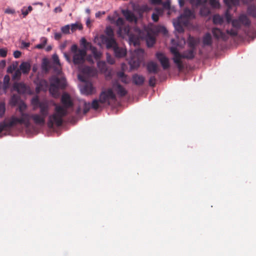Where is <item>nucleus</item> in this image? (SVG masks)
Returning a JSON list of instances; mask_svg holds the SVG:
<instances>
[{
	"label": "nucleus",
	"mask_w": 256,
	"mask_h": 256,
	"mask_svg": "<svg viewBox=\"0 0 256 256\" xmlns=\"http://www.w3.org/2000/svg\"><path fill=\"white\" fill-rule=\"evenodd\" d=\"M144 53V51L142 49L134 50L129 61L131 69H136L140 66L143 60Z\"/></svg>",
	"instance_id": "6"
},
{
	"label": "nucleus",
	"mask_w": 256,
	"mask_h": 256,
	"mask_svg": "<svg viewBox=\"0 0 256 256\" xmlns=\"http://www.w3.org/2000/svg\"><path fill=\"white\" fill-rule=\"evenodd\" d=\"M50 66V62L46 58H44L42 64V68L45 72L49 71Z\"/></svg>",
	"instance_id": "30"
},
{
	"label": "nucleus",
	"mask_w": 256,
	"mask_h": 256,
	"mask_svg": "<svg viewBox=\"0 0 256 256\" xmlns=\"http://www.w3.org/2000/svg\"><path fill=\"white\" fill-rule=\"evenodd\" d=\"M116 76L122 82L125 84H128V76L126 75L124 72L119 71L117 72Z\"/></svg>",
	"instance_id": "28"
},
{
	"label": "nucleus",
	"mask_w": 256,
	"mask_h": 256,
	"mask_svg": "<svg viewBox=\"0 0 256 256\" xmlns=\"http://www.w3.org/2000/svg\"><path fill=\"white\" fill-rule=\"evenodd\" d=\"M226 34L230 36H234L238 35V29H230L226 30Z\"/></svg>",
	"instance_id": "45"
},
{
	"label": "nucleus",
	"mask_w": 256,
	"mask_h": 256,
	"mask_svg": "<svg viewBox=\"0 0 256 256\" xmlns=\"http://www.w3.org/2000/svg\"><path fill=\"white\" fill-rule=\"evenodd\" d=\"M13 88L20 94H24L26 92L27 86L22 82H16L14 84Z\"/></svg>",
	"instance_id": "17"
},
{
	"label": "nucleus",
	"mask_w": 256,
	"mask_h": 256,
	"mask_svg": "<svg viewBox=\"0 0 256 256\" xmlns=\"http://www.w3.org/2000/svg\"><path fill=\"white\" fill-rule=\"evenodd\" d=\"M122 14L128 21L130 22H137V18L132 11L128 10H122Z\"/></svg>",
	"instance_id": "18"
},
{
	"label": "nucleus",
	"mask_w": 256,
	"mask_h": 256,
	"mask_svg": "<svg viewBox=\"0 0 256 256\" xmlns=\"http://www.w3.org/2000/svg\"><path fill=\"white\" fill-rule=\"evenodd\" d=\"M105 41L106 42V48L113 50L116 58H122L126 55V50L124 48L118 46L116 40L108 39Z\"/></svg>",
	"instance_id": "5"
},
{
	"label": "nucleus",
	"mask_w": 256,
	"mask_h": 256,
	"mask_svg": "<svg viewBox=\"0 0 256 256\" xmlns=\"http://www.w3.org/2000/svg\"><path fill=\"white\" fill-rule=\"evenodd\" d=\"M26 108V106L25 104L22 103L20 104L18 106V110L20 112V114H22V112H24Z\"/></svg>",
	"instance_id": "52"
},
{
	"label": "nucleus",
	"mask_w": 256,
	"mask_h": 256,
	"mask_svg": "<svg viewBox=\"0 0 256 256\" xmlns=\"http://www.w3.org/2000/svg\"><path fill=\"white\" fill-rule=\"evenodd\" d=\"M54 11L55 12H62V9L60 7L58 6L54 8Z\"/></svg>",
	"instance_id": "64"
},
{
	"label": "nucleus",
	"mask_w": 256,
	"mask_h": 256,
	"mask_svg": "<svg viewBox=\"0 0 256 256\" xmlns=\"http://www.w3.org/2000/svg\"><path fill=\"white\" fill-rule=\"evenodd\" d=\"M156 78L154 76H152L150 77L148 81L149 85L151 86H154L156 84Z\"/></svg>",
	"instance_id": "47"
},
{
	"label": "nucleus",
	"mask_w": 256,
	"mask_h": 256,
	"mask_svg": "<svg viewBox=\"0 0 256 256\" xmlns=\"http://www.w3.org/2000/svg\"><path fill=\"white\" fill-rule=\"evenodd\" d=\"M188 46L190 48L196 50V40L193 37L190 36L188 39Z\"/></svg>",
	"instance_id": "35"
},
{
	"label": "nucleus",
	"mask_w": 256,
	"mask_h": 256,
	"mask_svg": "<svg viewBox=\"0 0 256 256\" xmlns=\"http://www.w3.org/2000/svg\"><path fill=\"white\" fill-rule=\"evenodd\" d=\"M146 70L149 74H157L160 70L158 64L153 61H150L147 63Z\"/></svg>",
	"instance_id": "16"
},
{
	"label": "nucleus",
	"mask_w": 256,
	"mask_h": 256,
	"mask_svg": "<svg viewBox=\"0 0 256 256\" xmlns=\"http://www.w3.org/2000/svg\"><path fill=\"white\" fill-rule=\"evenodd\" d=\"M210 14V8L203 4L200 10V14L203 17H206Z\"/></svg>",
	"instance_id": "26"
},
{
	"label": "nucleus",
	"mask_w": 256,
	"mask_h": 256,
	"mask_svg": "<svg viewBox=\"0 0 256 256\" xmlns=\"http://www.w3.org/2000/svg\"><path fill=\"white\" fill-rule=\"evenodd\" d=\"M10 78L8 75L4 76V88L7 89L9 86Z\"/></svg>",
	"instance_id": "41"
},
{
	"label": "nucleus",
	"mask_w": 256,
	"mask_h": 256,
	"mask_svg": "<svg viewBox=\"0 0 256 256\" xmlns=\"http://www.w3.org/2000/svg\"><path fill=\"white\" fill-rule=\"evenodd\" d=\"M22 75V72L19 69L15 70L14 74L12 75V78L13 80H18L20 79Z\"/></svg>",
	"instance_id": "39"
},
{
	"label": "nucleus",
	"mask_w": 256,
	"mask_h": 256,
	"mask_svg": "<svg viewBox=\"0 0 256 256\" xmlns=\"http://www.w3.org/2000/svg\"><path fill=\"white\" fill-rule=\"evenodd\" d=\"M225 4L230 8L232 6H236L239 4V0H224Z\"/></svg>",
	"instance_id": "32"
},
{
	"label": "nucleus",
	"mask_w": 256,
	"mask_h": 256,
	"mask_svg": "<svg viewBox=\"0 0 256 256\" xmlns=\"http://www.w3.org/2000/svg\"><path fill=\"white\" fill-rule=\"evenodd\" d=\"M152 3L154 4H162V0H151Z\"/></svg>",
	"instance_id": "61"
},
{
	"label": "nucleus",
	"mask_w": 256,
	"mask_h": 256,
	"mask_svg": "<svg viewBox=\"0 0 256 256\" xmlns=\"http://www.w3.org/2000/svg\"><path fill=\"white\" fill-rule=\"evenodd\" d=\"M212 21L214 24H222L224 20L223 18L219 14H215L213 16Z\"/></svg>",
	"instance_id": "34"
},
{
	"label": "nucleus",
	"mask_w": 256,
	"mask_h": 256,
	"mask_svg": "<svg viewBox=\"0 0 256 256\" xmlns=\"http://www.w3.org/2000/svg\"><path fill=\"white\" fill-rule=\"evenodd\" d=\"M248 14L254 18H256V6L254 4L250 5L247 9Z\"/></svg>",
	"instance_id": "29"
},
{
	"label": "nucleus",
	"mask_w": 256,
	"mask_h": 256,
	"mask_svg": "<svg viewBox=\"0 0 256 256\" xmlns=\"http://www.w3.org/2000/svg\"><path fill=\"white\" fill-rule=\"evenodd\" d=\"M80 44L84 48L78 49L76 44H73L70 48L72 52L74 53L72 62L76 65L84 62L86 51L88 50L92 51L93 57L96 59V48L93 46L90 42H88L84 38L81 39Z\"/></svg>",
	"instance_id": "4"
},
{
	"label": "nucleus",
	"mask_w": 256,
	"mask_h": 256,
	"mask_svg": "<svg viewBox=\"0 0 256 256\" xmlns=\"http://www.w3.org/2000/svg\"><path fill=\"white\" fill-rule=\"evenodd\" d=\"M94 88L90 82H86L81 88L80 90L84 94L88 95L92 94Z\"/></svg>",
	"instance_id": "19"
},
{
	"label": "nucleus",
	"mask_w": 256,
	"mask_h": 256,
	"mask_svg": "<svg viewBox=\"0 0 256 256\" xmlns=\"http://www.w3.org/2000/svg\"><path fill=\"white\" fill-rule=\"evenodd\" d=\"M116 96L112 89L109 88L107 90L103 92L100 95L99 101L102 103H108L110 104V100H115Z\"/></svg>",
	"instance_id": "8"
},
{
	"label": "nucleus",
	"mask_w": 256,
	"mask_h": 256,
	"mask_svg": "<svg viewBox=\"0 0 256 256\" xmlns=\"http://www.w3.org/2000/svg\"><path fill=\"white\" fill-rule=\"evenodd\" d=\"M7 54V51L6 50L3 49V48H0V56L4 58L6 56Z\"/></svg>",
	"instance_id": "54"
},
{
	"label": "nucleus",
	"mask_w": 256,
	"mask_h": 256,
	"mask_svg": "<svg viewBox=\"0 0 256 256\" xmlns=\"http://www.w3.org/2000/svg\"><path fill=\"white\" fill-rule=\"evenodd\" d=\"M124 21L122 18H118L116 22V25L118 26V34L120 36L127 35L129 38L130 44L134 46L140 44V40L144 38V34L142 31L136 28L132 30L129 26H124Z\"/></svg>",
	"instance_id": "3"
},
{
	"label": "nucleus",
	"mask_w": 256,
	"mask_h": 256,
	"mask_svg": "<svg viewBox=\"0 0 256 256\" xmlns=\"http://www.w3.org/2000/svg\"><path fill=\"white\" fill-rule=\"evenodd\" d=\"M146 43L148 46V47L152 46L155 43V38L154 36H150L149 34L148 35V36L146 38Z\"/></svg>",
	"instance_id": "36"
},
{
	"label": "nucleus",
	"mask_w": 256,
	"mask_h": 256,
	"mask_svg": "<svg viewBox=\"0 0 256 256\" xmlns=\"http://www.w3.org/2000/svg\"><path fill=\"white\" fill-rule=\"evenodd\" d=\"M41 41H42V42L40 44H38L36 46V48H38V49H42L44 48V46H45V45L46 44L47 40L45 38H42L41 39Z\"/></svg>",
	"instance_id": "42"
},
{
	"label": "nucleus",
	"mask_w": 256,
	"mask_h": 256,
	"mask_svg": "<svg viewBox=\"0 0 256 256\" xmlns=\"http://www.w3.org/2000/svg\"><path fill=\"white\" fill-rule=\"evenodd\" d=\"M196 54V50L190 48L188 50L184 51L182 54V58H186L188 60H192L194 58Z\"/></svg>",
	"instance_id": "22"
},
{
	"label": "nucleus",
	"mask_w": 256,
	"mask_h": 256,
	"mask_svg": "<svg viewBox=\"0 0 256 256\" xmlns=\"http://www.w3.org/2000/svg\"><path fill=\"white\" fill-rule=\"evenodd\" d=\"M152 19L154 22H156L158 20L159 15L158 14L154 13L152 14Z\"/></svg>",
	"instance_id": "55"
},
{
	"label": "nucleus",
	"mask_w": 256,
	"mask_h": 256,
	"mask_svg": "<svg viewBox=\"0 0 256 256\" xmlns=\"http://www.w3.org/2000/svg\"><path fill=\"white\" fill-rule=\"evenodd\" d=\"M16 66L14 64L10 65L7 69V72L9 74H12L14 72V71L16 70Z\"/></svg>",
	"instance_id": "49"
},
{
	"label": "nucleus",
	"mask_w": 256,
	"mask_h": 256,
	"mask_svg": "<svg viewBox=\"0 0 256 256\" xmlns=\"http://www.w3.org/2000/svg\"><path fill=\"white\" fill-rule=\"evenodd\" d=\"M54 37L55 40H60L62 38V34L60 32H55L54 34Z\"/></svg>",
	"instance_id": "56"
},
{
	"label": "nucleus",
	"mask_w": 256,
	"mask_h": 256,
	"mask_svg": "<svg viewBox=\"0 0 256 256\" xmlns=\"http://www.w3.org/2000/svg\"><path fill=\"white\" fill-rule=\"evenodd\" d=\"M19 100V98L16 94H14L12 96L10 99V102L14 105L15 106L18 102Z\"/></svg>",
	"instance_id": "46"
},
{
	"label": "nucleus",
	"mask_w": 256,
	"mask_h": 256,
	"mask_svg": "<svg viewBox=\"0 0 256 256\" xmlns=\"http://www.w3.org/2000/svg\"><path fill=\"white\" fill-rule=\"evenodd\" d=\"M31 104L33 110L40 108V114H30L28 113L22 112L20 118L12 116L8 122L4 121L0 123V133L4 130L9 128L18 124H24L28 126L30 120L32 119L34 123L38 125H44L46 122V118L49 113V104L46 100H40L38 96L33 97L31 100Z\"/></svg>",
	"instance_id": "1"
},
{
	"label": "nucleus",
	"mask_w": 256,
	"mask_h": 256,
	"mask_svg": "<svg viewBox=\"0 0 256 256\" xmlns=\"http://www.w3.org/2000/svg\"><path fill=\"white\" fill-rule=\"evenodd\" d=\"M22 54V53L19 50H16L14 52V56L15 58H19Z\"/></svg>",
	"instance_id": "57"
},
{
	"label": "nucleus",
	"mask_w": 256,
	"mask_h": 256,
	"mask_svg": "<svg viewBox=\"0 0 256 256\" xmlns=\"http://www.w3.org/2000/svg\"><path fill=\"white\" fill-rule=\"evenodd\" d=\"M170 52L174 54V57L173 58L174 62L176 64L179 70H182L184 68V65L181 60L182 54H180L177 48L174 47L170 48Z\"/></svg>",
	"instance_id": "9"
},
{
	"label": "nucleus",
	"mask_w": 256,
	"mask_h": 256,
	"mask_svg": "<svg viewBox=\"0 0 256 256\" xmlns=\"http://www.w3.org/2000/svg\"><path fill=\"white\" fill-rule=\"evenodd\" d=\"M183 22L184 20L178 18L176 21L174 22V25L175 29L179 33H182L184 32L183 26L184 25L183 24Z\"/></svg>",
	"instance_id": "23"
},
{
	"label": "nucleus",
	"mask_w": 256,
	"mask_h": 256,
	"mask_svg": "<svg viewBox=\"0 0 256 256\" xmlns=\"http://www.w3.org/2000/svg\"><path fill=\"white\" fill-rule=\"evenodd\" d=\"M106 36H102V44H104L106 46V42L105 40H116L115 38H114V31L112 28L110 26H108L106 28Z\"/></svg>",
	"instance_id": "14"
},
{
	"label": "nucleus",
	"mask_w": 256,
	"mask_h": 256,
	"mask_svg": "<svg viewBox=\"0 0 256 256\" xmlns=\"http://www.w3.org/2000/svg\"><path fill=\"white\" fill-rule=\"evenodd\" d=\"M66 44H67L66 42H65L64 43H62V44H61L60 46V50H64L66 48Z\"/></svg>",
	"instance_id": "63"
},
{
	"label": "nucleus",
	"mask_w": 256,
	"mask_h": 256,
	"mask_svg": "<svg viewBox=\"0 0 256 256\" xmlns=\"http://www.w3.org/2000/svg\"><path fill=\"white\" fill-rule=\"evenodd\" d=\"M112 89L120 96H124L127 94L126 90L117 82L114 83Z\"/></svg>",
	"instance_id": "15"
},
{
	"label": "nucleus",
	"mask_w": 256,
	"mask_h": 256,
	"mask_svg": "<svg viewBox=\"0 0 256 256\" xmlns=\"http://www.w3.org/2000/svg\"><path fill=\"white\" fill-rule=\"evenodd\" d=\"M212 33L214 36L216 38H221L223 40H226L228 38L226 34L222 32V30L218 28H213L212 29Z\"/></svg>",
	"instance_id": "21"
},
{
	"label": "nucleus",
	"mask_w": 256,
	"mask_h": 256,
	"mask_svg": "<svg viewBox=\"0 0 256 256\" xmlns=\"http://www.w3.org/2000/svg\"><path fill=\"white\" fill-rule=\"evenodd\" d=\"M212 40L210 34L208 32L202 38V44L204 46H211Z\"/></svg>",
	"instance_id": "24"
},
{
	"label": "nucleus",
	"mask_w": 256,
	"mask_h": 256,
	"mask_svg": "<svg viewBox=\"0 0 256 256\" xmlns=\"http://www.w3.org/2000/svg\"><path fill=\"white\" fill-rule=\"evenodd\" d=\"M52 60L54 62L58 65H60V62L59 60L58 56L57 54H54L52 56Z\"/></svg>",
	"instance_id": "51"
},
{
	"label": "nucleus",
	"mask_w": 256,
	"mask_h": 256,
	"mask_svg": "<svg viewBox=\"0 0 256 256\" xmlns=\"http://www.w3.org/2000/svg\"><path fill=\"white\" fill-rule=\"evenodd\" d=\"M6 110L5 104L4 103H0V118L3 116Z\"/></svg>",
	"instance_id": "48"
},
{
	"label": "nucleus",
	"mask_w": 256,
	"mask_h": 256,
	"mask_svg": "<svg viewBox=\"0 0 256 256\" xmlns=\"http://www.w3.org/2000/svg\"><path fill=\"white\" fill-rule=\"evenodd\" d=\"M59 88L57 86H52L51 84H50L49 90L50 92L54 96H56L58 92V90Z\"/></svg>",
	"instance_id": "40"
},
{
	"label": "nucleus",
	"mask_w": 256,
	"mask_h": 256,
	"mask_svg": "<svg viewBox=\"0 0 256 256\" xmlns=\"http://www.w3.org/2000/svg\"><path fill=\"white\" fill-rule=\"evenodd\" d=\"M50 84L52 86H57L59 88L64 89L66 86V82L64 78H60L56 76H52L50 79Z\"/></svg>",
	"instance_id": "12"
},
{
	"label": "nucleus",
	"mask_w": 256,
	"mask_h": 256,
	"mask_svg": "<svg viewBox=\"0 0 256 256\" xmlns=\"http://www.w3.org/2000/svg\"><path fill=\"white\" fill-rule=\"evenodd\" d=\"M19 70L24 74H28L30 70V65L28 62H23L20 64Z\"/></svg>",
	"instance_id": "25"
},
{
	"label": "nucleus",
	"mask_w": 256,
	"mask_h": 256,
	"mask_svg": "<svg viewBox=\"0 0 256 256\" xmlns=\"http://www.w3.org/2000/svg\"><path fill=\"white\" fill-rule=\"evenodd\" d=\"M232 24L233 27L238 30L240 28L241 26V23L240 20L239 18H238V19L233 20L232 22Z\"/></svg>",
	"instance_id": "37"
},
{
	"label": "nucleus",
	"mask_w": 256,
	"mask_h": 256,
	"mask_svg": "<svg viewBox=\"0 0 256 256\" xmlns=\"http://www.w3.org/2000/svg\"><path fill=\"white\" fill-rule=\"evenodd\" d=\"M162 4L163 8L164 9L169 10L170 8V1L169 0H167L166 2H162V4Z\"/></svg>",
	"instance_id": "50"
},
{
	"label": "nucleus",
	"mask_w": 256,
	"mask_h": 256,
	"mask_svg": "<svg viewBox=\"0 0 256 256\" xmlns=\"http://www.w3.org/2000/svg\"><path fill=\"white\" fill-rule=\"evenodd\" d=\"M155 10L156 12V14H158V15L162 14L163 12V10L160 8H156Z\"/></svg>",
	"instance_id": "60"
},
{
	"label": "nucleus",
	"mask_w": 256,
	"mask_h": 256,
	"mask_svg": "<svg viewBox=\"0 0 256 256\" xmlns=\"http://www.w3.org/2000/svg\"><path fill=\"white\" fill-rule=\"evenodd\" d=\"M4 12L8 14H14L15 13V10L14 9L6 8L4 10Z\"/></svg>",
	"instance_id": "58"
},
{
	"label": "nucleus",
	"mask_w": 256,
	"mask_h": 256,
	"mask_svg": "<svg viewBox=\"0 0 256 256\" xmlns=\"http://www.w3.org/2000/svg\"><path fill=\"white\" fill-rule=\"evenodd\" d=\"M98 69L102 73L104 74L107 80H110L112 77V70L107 66L104 62L97 61V69Z\"/></svg>",
	"instance_id": "10"
},
{
	"label": "nucleus",
	"mask_w": 256,
	"mask_h": 256,
	"mask_svg": "<svg viewBox=\"0 0 256 256\" xmlns=\"http://www.w3.org/2000/svg\"><path fill=\"white\" fill-rule=\"evenodd\" d=\"M64 56L66 58V60L69 62L70 63L71 62V59H70V58L69 56V54H66V52H64Z\"/></svg>",
	"instance_id": "59"
},
{
	"label": "nucleus",
	"mask_w": 256,
	"mask_h": 256,
	"mask_svg": "<svg viewBox=\"0 0 256 256\" xmlns=\"http://www.w3.org/2000/svg\"><path fill=\"white\" fill-rule=\"evenodd\" d=\"M156 57L160 62L164 70H166L170 68L169 60L164 54L157 52Z\"/></svg>",
	"instance_id": "13"
},
{
	"label": "nucleus",
	"mask_w": 256,
	"mask_h": 256,
	"mask_svg": "<svg viewBox=\"0 0 256 256\" xmlns=\"http://www.w3.org/2000/svg\"><path fill=\"white\" fill-rule=\"evenodd\" d=\"M70 25L67 24L61 28V31L64 34H69L70 33Z\"/></svg>",
	"instance_id": "43"
},
{
	"label": "nucleus",
	"mask_w": 256,
	"mask_h": 256,
	"mask_svg": "<svg viewBox=\"0 0 256 256\" xmlns=\"http://www.w3.org/2000/svg\"><path fill=\"white\" fill-rule=\"evenodd\" d=\"M61 102L63 106L56 105L55 112L49 117L48 126L50 128H52L54 124L58 126H62L63 122L62 118L67 114V109L73 106L70 96L67 93L62 94Z\"/></svg>",
	"instance_id": "2"
},
{
	"label": "nucleus",
	"mask_w": 256,
	"mask_h": 256,
	"mask_svg": "<svg viewBox=\"0 0 256 256\" xmlns=\"http://www.w3.org/2000/svg\"><path fill=\"white\" fill-rule=\"evenodd\" d=\"M83 28L82 25L80 22H77L70 25V30L72 32L76 30H82Z\"/></svg>",
	"instance_id": "31"
},
{
	"label": "nucleus",
	"mask_w": 256,
	"mask_h": 256,
	"mask_svg": "<svg viewBox=\"0 0 256 256\" xmlns=\"http://www.w3.org/2000/svg\"><path fill=\"white\" fill-rule=\"evenodd\" d=\"M80 105L76 110V114L79 116L81 114L82 107L83 108V114H86L90 108H92L94 110H96V98L92 100V104L87 102L84 100H81L80 102Z\"/></svg>",
	"instance_id": "7"
},
{
	"label": "nucleus",
	"mask_w": 256,
	"mask_h": 256,
	"mask_svg": "<svg viewBox=\"0 0 256 256\" xmlns=\"http://www.w3.org/2000/svg\"><path fill=\"white\" fill-rule=\"evenodd\" d=\"M239 18L241 24L246 26H250L251 22L246 15L241 14L239 16Z\"/></svg>",
	"instance_id": "27"
},
{
	"label": "nucleus",
	"mask_w": 256,
	"mask_h": 256,
	"mask_svg": "<svg viewBox=\"0 0 256 256\" xmlns=\"http://www.w3.org/2000/svg\"><path fill=\"white\" fill-rule=\"evenodd\" d=\"M106 60H107L108 62L110 64H114V58L111 57L108 54H107Z\"/></svg>",
	"instance_id": "53"
},
{
	"label": "nucleus",
	"mask_w": 256,
	"mask_h": 256,
	"mask_svg": "<svg viewBox=\"0 0 256 256\" xmlns=\"http://www.w3.org/2000/svg\"><path fill=\"white\" fill-rule=\"evenodd\" d=\"M178 18L184 20L183 24L186 26L188 24L190 20L195 18V14L193 11L186 8L184 10L183 14Z\"/></svg>",
	"instance_id": "11"
},
{
	"label": "nucleus",
	"mask_w": 256,
	"mask_h": 256,
	"mask_svg": "<svg viewBox=\"0 0 256 256\" xmlns=\"http://www.w3.org/2000/svg\"><path fill=\"white\" fill-rule=\"evenodd\" d=\"M132 82L136 86H142L144 81L145 78L142 75L134 74L132 77Z\"/></svg>",
	"instance_id": "20"
},
{
	"label": "nucleus",
	"mask_w": 256,
	"mask_h": 256,
	"mask_svg": "<svg viewBox=\"0 0 256 256\" xmlns=\"http://www.w3.org/2000/svg\"><path fill=\"white\" fill-rule=\"evenodd\" d=\"M206 2V0H190L192 5L196 7L205 4Z\"/></svg>",
	"instance_id": "33"
},
{
	"label": "nucleus",
	"mask_w": 256,
	"mask_h": 256,
	"mask_svg": "<svg viewBox=\"0 0 256 256\" xmlns=\"http://www.w3.org/2000/svg\"><path fill=\"white\" fill-rule=\"evenodd\" d=\"M209 3L212 8H220L218 0H209Z\"/></svg>",
	"instance_id": "38"
},
{
	"label": "nucleus",
	"mask_w": 256,
	"mask_h": 256,
	"mask_svg": "<svg viewBox=\"0 0 256 256\" xmlns=\"http://www.w3.org/2000/svg\"><path fill=\"white\" fill-rule=\"evenodd\" d=\"M32 10V8L31 6H28V8L24 10V8L22 10V14L24 17H26L29 12Z\"/></svg>",
	"instance_id": "44"
},
{
	"label": "nucleus",
	"mask_w": 256,
	"mask_h": 256,
	"mask_svg": "<svg viewBox=\"0 0 256 256\" xmlns=\"http://www.w3.org/2000/svg\"><path fill=\"white\" fill-rule=\"evenodd\" d=\"M22 44L24 48H28L30 46V44L29 42H22Z\"/></svg>",
	"instance_id": "62"
}]
</instances>
